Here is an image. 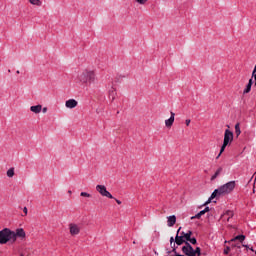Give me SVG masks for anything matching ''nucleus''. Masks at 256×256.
Wrapping results in <instances>:
<instances>
[{
    "instance_id": "f257e3e1",
    "label": "nucleus",
    "mask_w": 256,
    "mask_h": 256,
    "mask_svg": "<svg viewBox=\"0 0 256 256\" xmlns=\"http://www.w3.org/2000/svg\"><path fill=\"white\" fill-rule=\"evenodd\" d=\"M235 185V181H230L220 186L218 189H215L211 194L210 198L208 199V201H206L204 205H209V203H211L213 199H216V197H222L223 195H229V193H233Z\"/></svg>"
},
{
    "instance_id": "f03ea898",
    "label": "nucleus",
    "mask_w": 256,
    "mask_h": 256,
    "mask_svg": "<svg viewBox=\"0 0 256 256\" xmlns=\"http://www.w3.org/2000/svg\"><path fill=\"white\" fill-rule=\"evenodd\" d=\"M78 81L83 85H91L97 81V75L93 70L86 69L78 75Z\"/></svg>"
},
{
    "instance_id": "7ed1b4c3",
    "label": "nucleus",
    "mask_w": 256,
    "mask_h": 256,
    "mask_svg": "<svg viewBox=\"0 0 256 256\" xmlns=\"http://www.w3.org/2000/svg\"><path fill=\"white\" fill-rule=\"evenodd\" d=\"M15 236V231L9 228H4L0 231V245H7L9 241L13 243V237Z\"/></svg>"
},
{
    "instance_id": "20e7f679",
    "label": "nucleus",
    "mask_w": 256,
    "mask_h": 256,
    "mask_svg": "<svg viewBox=\"0 0 256 256\" xmlns=\"http://www.w3.org/2000/svg\"><path fill=\"white\" fill-rule=\"evenodd\" d=\"M182 252L186 256H201V248L196 247L193 249V246L189 242H185V246L182 247Z\"/></svg>"
},
{
    "instance_id": "39448f33",
    "label": "nucleus",
    "mask_w": 256,
    "mask_h": 256,
    "mask_svg": "<svg viewBox=\"0 0 256 256\" xmlns=\"http://www.w3.org/2000/svg\"><path fill=\"white\" fill-rule=\"evenodd\" d=\"M233 142V133L231 132V130L227 129L224 132V141H223V145L220 149V153L218 154V156L216 157V159H219L221 157V154L223 153V151H225V148L227 147V145H229V143Z\"/></svg>"
},
{
    "instance_id": "423d86ee",
    "label": "nucleus",
    "mask_w": 256,
    "mask_h": 256,
    "mask_svg": "<svg viewBox=\"0 0 256 256\" xmlns=\"http://www.w3.org/2000/svg\"><path fill=\"white\" fill-rule=\"evenodd\" d=\"M96 191L102 195V197H107L108 199H113L111 192L107 191L105 185H97Z\"/></svg>"
},
{
    "instance_id": "0eeeda50",
    "label": "nucleus",
    "mask_w": 256,
    "mask_h": 256,
    "mask_svg": "<svg viewBox=\"0 0 256 256\" xmlns=\"http://www.w3.org/2000/svg\"><path fill=\"white\" fill-rule=\"evenodd\" d=\"M13 237V243L17 241V237L19 239H25L27 237V234L25 233V230L23 228H18L16 231H14V236Z\"/></svg>"
},
{
    "instance_id": "6e6552de",
    "label": "nucleus",
    "mask_w": 256,
    "mask_h": 256,
    "mask_svg": "<svg viewBox=\"0 0 256 256\" xmlns=\"http://www.w3.org/2000/svg\"><path fill=\"white\" fill-rule=\"evenodd\" d=\"M77 105H79V102L75 99H69L65 102V107H67V109H75Z\"/></svg>"
},
{
    "instance_id": "1a4fd4ad",
    "label": "nucleus",
    "mask_w": 256,
    "mask_h": 256,
    "mask_svg": "<svg viewBox=\"0 0 256 256\" xmlns=\"http://www.w3.org/2000/svg\"><path fill=\"white\" fill-rule=\"evenodd\" d=\"M69 229L71 235H79V233L81 232V228H79L77 224H70Z\"/></svg>"
},
{
    "instance_id": "9d476101",
    "label": "nucleus",
    "mask_w": 256,
    "mask_h": 256,
    "mask_svg": "<svg viewBox=\"0 0 256 256\" xmlns=\"http://www.w3.org/2000/svg\"><path fill=\"white\" fill-rule=\"evenodd\" d=\"M170 118L165 120V126L170 129V127H173V123H175V113L171 112L170 113Z\"/></svg>"
},
{
    "instance_id": "9b49d317",
    "label": "nucleus",
    "mask_w": 256,
    "mask_h": 256,
    "mask_svg": "<svg viewBox=\"0 0 256 256\" xmlns=\"http://www.w3.org/2000/svg\"><path fill=\"white\" fill-rule=\"evenodd\" d=\"M179 231H181V227L177 231V235H176V238H175V243L177 245H183V243H187V241H185L183 236H179Z\"/></svg>"
},
{
    "instance_id": "f8f14e48",
    "label": "nucleus",
    "mask_w": 256,
    "mask_h": 256,
    "mask_svg": "<svg viewBox=\"0 0 256 256\" xmlns=\"http://www.w3.org/2000/svg\"><path fill=\"white\" fill-rule=\"evenodd\" d=\"M42 109H43V106H42L41 104H38V105H35V106H31V107H30V111H31L32 113H35L36 115L39 114V113H41Z\"/></svg>"
},
{
    "instance_id": "ddd939ff",
    "label": "nucleus",
    "mask_w": 256,
    "mask_h": 256,
    "mask_svg": "<svg viewBox=\"0 0 256 256\" xmlns=\"http://www.w3.org/2000/svg\"><path fill=\"white\" fill-rule=\"evenodd\" d=\"M177 223V217L175 215L168 217V227H173Z\"/></svg>"
},
{
    "instance_id": "4468645a",
    "label": "nucleus",
    "mask_w": 256,
    "mask_h": 256,
    "mask_svg": "<svg viewBox=\"0 0 256 256\" xmlns=\"http://www.w3.org/2000/svg\"><path fill=\"white\" fill-rule=\"evenodd\" d=\"M117 96V91L115 90V88H111L109 90V98L112 100V101H115V97Z\"/></svg>"
},
{
    "instance_id": "2eb2a0df",
    "label": "nucleus",
    "mask_w": 256,
    "mask_h": 256,
    "mask_svg": "<svg viewBox=\"0 0 256 256\" xmlns=\"http://www.w3.org/2000/svg\"><path fill=\"white\" fill-rule=\"evenodd\" d=\"M234 241H240V243H243L245 241V235H238L231 239V243H234Z\"/></svg>"
},
{
    "instance_id": "dca6fc26",
    "label": "nucleus",
    "mask_w": 256,
    "mask_h": 256,
    "mask_svg": "<svg viewBox=\"0 0 256 256\" xmlns=\"http://www.w3.org/2000/svg\"><path fill=\"white\" fill-rule=\"evenodd\" d=\"M222 172H223V168L222 167L218 168L216 170L215 174L211 177V181H215V178L220 176Z\"/></svg>"
},
{
    "instance_id": "f3484780",
    "label": "nucleus",
    "mask_w": 256,
    "mask_h": 256,
    "mask_svg": "<svg viewBox=\"0 0 256 256\" xmlns=\"http://www.w3.org/2000/svg\"><path fill=\"white\" fill-rule=\"evenodd\" d=\"M29 3L31 5H35L36 7H41V5H43V2H41V0H29Z\"/></svg>"
},
{
    "instance_id": "a211bd4d",
    "label": "nucleus",
    "mask_w": 256,
    "mask_h": 256,
    "mask_svg": "<svg viewBox=\"0 0 256 256\" xmlns=\"http://www.w3.org/2000/svg\"><path fill=\"white\" fill-rule=\"evenodd\" d=\"M6 175L7 177H10V178L15 177V168L8 169V171L6 172Z\"/></svg>"
},
{
    "instance_id": "6ab92c4d",
    "label": "nucleus",
    "mask_w": 256,
    "mask_h": 256,
    "mask_svg": "<svg viewBox=\"0 0 256 256\" xmlns=\"http://www.w3.org/2000/svg\"><path fill=\"white\" fill-rule=\"evenodd\" d=\"M235 134H236V137H239V135H241V126L239 123L235 125Z\"/></svg>"
},
{
    "instance_id": "aec40b11",
    "label": "nucleus",
    "mask_w": 256,
    "mask_h": 256,
    "mask_svg": "<svg viewBox=\"0 0 256 256\" xmlns=\"http://www.w3.org/2000/svg\"><path fill=\"white\" fill-rule=\"evenodd\" d=\"M233 211H231V210H228L224 215H223V217H228L227 218V221H229V219H231V217H233Z\"/></svg>"
},
{
    "instance_id": "412c9836",
    "label": "nucleus",
    "mask_w": 256,
    "mask_h": 256,
    "mask_svg": "<svg viewBox=\"0 0 256 256\" xmlns=\"http://www.w3.org/2000/svg\"><path fill=\"white\" fill-rule=\"evenodd\" d=\"M138 5H147L149 3V0H134Z\"/></svg>"
},
{
    "instance_id": "4be33fe9",
    "label": "nucleus",
    "mask_w": 256,
    "mask_h": 256,
    "mask_svg": "<svg viewBox=\"0 0 256 256\" xmlns=\"http://www.w3.org/2000/svg\"><path fill=\"white\" fill-rule=\"evenodd\" d=\"M251 84H247L246 88L243 91V94L246 95L247 93L251 92Z\"/></svg>"
},
{
    "instance_id": "5701e85b",
    "label": "nucleus",
    "mask_w": 256,
    "mask_h": 256,
    "mask_svg": "<svg viewBox=\"0 0 256 256\" xmlns=\"http://www.w3.org/2000/svg\"><path fill=\"white\" fill-rule=\"evenodd\" d=\"M191 235H193L192 231H188L186 234H184V239H186V241L190 240Z\"/></svg>"
},
{
    "instance_id": "b1692460",
    "label": "nucleus",
    "mask_w": 256,
    "mask_h": 256,
    "mask_svg": "<svg viewBox=\"0 0 256 256\" xmlns=\"http://www.w3.org/2000/svg\"><path fill=\"white\" fill-rule=\"evenodd\" d=\"M199 213L203 217V215H205V213H209V207H206L204 210L200 211Z\"/></svg>"
},
{
    "instance_id": "393cba45",
    "label": "nucleus",
    "mask_w": 256,
    "mask_h": 256,
    "mask_svg": "<svg viewBox=\"0 0 256 256\" xmlns=\"http://www.w3.org/2000/svg\"><path fill=\"white\" fill-rule=\"evenodd\" d=\"M80 196L81 197H88V198H91V194L87 193V192H81L80 193Z\"/></svg>"
},
{
    "instance_id": "a878e982",
    "label": "nucleus",
    "mask_w": 256,
    "mask_h": 256,
    "mask_svg": "<svg viewBox=\"0 0 256 256\" xmlns=\"http://www.w3.org/2000/svg\"><path fill=\"white\" fill-rule=\"evenodd\" d=\"M189 243H191L192 245H197V239L196 238H190V240H188Z\"/></svg>"
},
{
    "instance_id": "bb28decb",
    "label": "nucleus",
    "mask_w": 256,
    "mask_h": 256,
    "mask_svg": "<svg viewBox=\"0 0 256 256\" xmlns=\"http://www.w3.org/2000/svg\"><path fill=\"white\" fill-rule=\"evenodd\" d=\"M201 215H200V213H198V214H196L195 216H192L191 217V220H193V219H201Z\"/></svg>"
},
{
    "instance_id": "cd10ccee",
    "label": "nucleus",
    "mask_w": 256,
    "mask_h": 256,
    "mask_svg": "<svg viewBox=\"0 0 256 256\" xmlns=\"http://www.w3.org/2000/svg\"><path fill=\"white\" fill-rule=\"evenodd\" d=\"M229 251H231V248L226 247V249L224 250V255H229Z\"/></svg>"
},
{
    "instance_id": "c85d7f7f",
    "label": "nucleus",
    "mask_w": 256,
    "mask_h": 256,
    "mask_svg": "<svg viewBox=\"0 0 256 256\" xmlns=\"http://www.w3.org/2000/svg\"><path fill=\"white\" fill-rule=\"evenodd\" d=\"M23 213H24V215H22V217L27 216V213H28L27 207L23 208Z\"/></svg>"
},
{
    "instance_id": "c756f323",
    "label": "nucleus",
    "mask_w": 256,
    "mask_h": 256,
    "mask_svg": "<svg viewBox=\"0 0 256 256\" xmlns=\"http://www.w3.org/2000/svg\"><path fill=\"white\" fill-rule=\"evenodd\" d=\"M253 179H254V184H255V182H256V172L253 174V176H252V178L250 179V181H253Z\"/></svg>"
},
{
    "instance_id": "7c9ffc66",
    "label": "nucleus",
    "mask_w": 256,
    "mask_h": 256,
    "mask_svg": "<svg viewBox=\"0 0 256 256\" xmlns=\"http://www.w3.org/2000/svg\"><path fill=\"white\" fill-rule=\"evenodd\" d=\"M185 123H186L187 127H189V125L191 124V120L187 119Z\"/></svg>"
},
{
    "instance_id": "2f4dec72",
    "label": "nucleus",
    "mask_w": 256,
    "mask_h": 256,
    "mask_svg": "<svg viewBox=\"0 0 256 256\" xmlns=\"http://www.w3.org/2000/svg\"><path fill=\"white\" fill-rule=\"evenodd\" d=\"M248 85L253 86V78L249 80Z\"/></svg>"
},
{
    "instance_id": "473e14b6",
    "label": "nucleus",
    "mask_w": 256,
    "mask_h": 256,
    "mask_svg": "<svg viewBox=\"0 0 256 256\" xmlns=\"http://www.w3.org/2000/svg\"><path fill=\"white\" fill-rule=\"evenodd\" d=\"M174 241H175V238L171 237V238H170V243H171V245H173Z\"/></svg>"
},
{
    "instance_id": "72a5a7b5",
    "label": "nucleus",
    "mask_w": 256,
    "mask_h": 256,
    "mask_svg": "<svg viewBox=\"0 0 256 256\" xmlns=\"http://www.w3.org/2000/svg\"><path fill=\"white\" fill-rule=\"evenodd\" d=\"M232 247H237L238 249H241V246H239L238 244H232Z\"/></svg>"
},
{
    "instance_id": "f704fd0d",
    "label": "nucleus",
    "mask_w": 256,
    "mask_h": 256,
    "mask_svg": "<svg viewBox=\"0 0 256 256\" xmlns=\"http://www.w3.org/2000/svg\"><path fill=\"white\" fill-rule=\"evenodd\" d=\"M42 113H47V107L42 108Z\"/></svg>"
},
{
    "instance_id": "c9c22d12",
    "label": "nucleus",
    "mask_w": 256,
    "mask_h": 256,
    "mask_svg": "<svg viewBox=\"0 0 256 256\" xmlns=\"http://www.w3.org/2000/svg\"><path fill=\"white\" fill-rule=\"evenodd\" d=\"M185 235H186L185 232H181V236L180 237H183L185 239Z\"/></svg>"
},
{
    "instance_id": "e433bc0d",
    "label": "nucleus",
    "mask_w": 256,
    "mask_h": 256,
    "mask_svg": "<svg viewBox=\"0 0 256 256\" xmlns=\"http://www.w3.org/2000/svg\"><path fill=\"white\" fill-rule=\"evenodd\" d=\"M116 203H117L118 205H121V201H120V200H117V199H116Z\"/></svg>"
},
{
    "instance_id": "4c0bfd02",
    "label": "nucleus",
    "mask_w": 256,
    "mask_h": 256,
    "mask_svg": "<svg viewBox=\"0 0 256 256\" xmlns=\"http://www.w3.org/2000/svg\"><path fill=\"white\" fill-rule=\"evenodd\" d=\"M173 253H175L177 255V250L175 248H173Z\"/></svg>"
},
{
    "instance_id": "58836bf2",
    "label": "nucleus",
    "mask_w": 256,
    "mask_h": 256,
    "mask_svg": "<svg viewBox=\"0 0 256 256\" xmlns=\"http://www.w3.org/2000/svg\"><path fill=\"white\" fill-rule=\"evenodd\" d=\"M254 77V81H256V74L254 73V75H252Z\"/></svg>"
},
{
    "instance_id": "ea45409f",
    "label": "nucleus",
    "mask_w": 256,
    "mask_h": 256,
    "mask_svg": "<svg viewBox=\"0 0 256 256\" xmlns=\"http://www.w3.org/2000/svg\"><path fill=\"white\" fill-rule=\"evenodd\" d=\"M243 247H246V249H249V246H248V245H243Z\"/></svg>"
},
{
    "instance_id": "a19ab883",
    "label": "nucleus",
    "mask_w": 256,
    "mask_h": 256,
    "mask_svg": "<svg viewBox=\"0 0 256 256\" xmlns=\"http://www.w3.org/2000/svg\"><path fill=\"white\" fill-rule=\"evenodd\" d=\"M16 73H17V75H19V73H21V72L18 70Z\"/></svg>"
},
{
    "instance_id": "79ce46f5",
    "label": "nucleus",
    "mask_w": 256,
    "mask_h": 256,
    "mask_svg": "<svg viewBox=\"0 0 256 256\" xmlns=\"http://www.w3.org/2000/svg\"><path fill=\"white\" fill-rule=\"evenodd\" d=\"M69 195H71V190L68 191Z\"/></svg>"
},
{
    "instance_id": "37998d69",
    "label": "nucleus",
    "mask_w": 256,
    "mask_h": 256,
    "mask_svg": "<svg viewBox=\"0 0 256 256\" xmlns=\"http://www.w3.org/2000/svg\"><path fill=\"white\" fill-rule=\"evenodd\" d=\"M250 251H255L253 248H250Z\"/></svg>"
},
{
    "instance_id": "c03bdc74",
    "label": "nucleus",
    "mask_w": 256,
    "mask_h": 256,
    "mask_svg": "<svg viewBox=\"0 0 256 256\" xmlns=\"http://www.w3.org/2000/svg\"><path fill=\"white\" fill-rule=\"evenodd\" d=\"M133 244L135 245V244H136V242L134 241V242H133Z\"/></svg>"
}]
</instances>
